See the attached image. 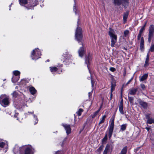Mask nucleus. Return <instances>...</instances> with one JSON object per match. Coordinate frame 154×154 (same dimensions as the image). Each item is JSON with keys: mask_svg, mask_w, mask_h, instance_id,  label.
<instances>
[{"mask_svg": "<svg viewBox=\"0 0 154 154\" xmlns=\"http://www.w3.org/2000/svg\"><path fill=\"white\" fill-rule=\"evenodd\" d=\"M82 31L81 28L78 26L76 30L75 34V38L76 39L79 43L80 42V44H81L82 45V46L80 47L78 51L79 55L81 57L83 56L85 53L84 49L85 46H84L82 42Z\"/></svg>", "mask_w": 154, "mask_h": 154, "instance_id": "nucleus-1", "label": "nucleus"}, {"mask_svg": "<svg viewBox=\"0 0 154 154\" xmlns=\"http://www.w3.org/2000/svg\"><path fill=\"white\" fill-rule=\"evenodd\" d=\"M109 35L111 39V45L112 47H114L117 41V35L115 34V32L114 30L111 28L109 29Z\"/></svg>", "mask_w": 154, "mask_h": 154, "instance_id": "nucleus-2", "label": "nucleus"}, {"mask_svg": "<svg viewBox=\"0 0 154 154\" xmlns=\"http://www.w3.org/2000/svg\"><path fill=\"white\" fill-rule=\"evenodd\" d=\"M22 153L23 154H33L34 149L30 145L22 146Z\"/></svg>", "mask_w": 154, "mask_h": 154, "instance_id": "nucleus-3", "label": "nucleus"}, {"mask_svg": "<svg viewBox=\"0 0 154 154\" xmlns=\"http://www.w3.org/2000/svg\"><path fill=\"white\" fill-rule=\"evenodd\" d=\"M115 116H113L110 119V123L108 128V135L110 138L112 135L114 126Z\"/></svg>", "mask_w": 154, "mask_h": 154, "instance_id": "nucleus-4", "label": "nucleus"}, {"mask_svg": "<svg viewBox=\"0 0 154 154\" xmlns=\"http://www.w3.org/2000/svg\"><path fill=\"white\" fill-rule=\"evenodd\" d=\"M41 52L39 49L35 48L31 52V57L32 60H36L40 57Z\"/></svg>", "mask_w": 154, "mask_h": 154, "instance_id": "nucleus-5", "label": "nucleus"}, {"mask_svg": "<svg viewBox=\"0 0 154 154\" xmlns=\"http://www.w3.org/2000/svg\"><path fill=\"white\" fill-rule=\"evenodd\" d=\"M0 103L3 106H8L9 103V99L5 94H2L0 97Z\"/></svg>", "mask_w": 154, "mask_h": 154, "instance_id": "nucleus-6", "label": "nucleus"}, {"mask_svg": "<svg viewBox=\"0 0 154 154\" xmlns=\"http://www.w3.org/2000/svg\"><path fill=\"white\" fill-rule=\"evenodd\" d=\"M71 57L72 56L71 55L68 54L67 53H66L65 54H63V55L61 57V60L63 62H66V64H68V63L71 62Z\"/></svg>", "mask_w": 154, "mask_h": 154, "instance_id": "nucleus-7", "label": "nucleus"}, {"mask_svg": "<svg viewBox=\"0 0 154 154\" xmlns=\"http://www.w3.org/2000/svg\"><path fill=\"white\" fill-rule=\"evenodd\" d=\"M154 32V26L151 25L149 29V33L148 34V41L149 43L151 42V39L152 38Z\"/></svg>", "mask_w": 154, "mask_h": 154, "instance_id": "nucleus-8", "label": "nucleus"}, {"mask_svg": "<svg viewBox=\"0 0 154 154\" xmlns=\"http://www.w3.org/2000/svg\"><path fill=\"white\" fill-rule=\"evenodd\" d=\"M21 149L22 147H20L17 145H15L13 149V151L14 154H23L22 153V150Z\"/></svg>", "mask_w": 154, "mask_h": 154, "instance_id": "nucleus-9", "label": "nucleus"}, {"mask_svg": "<svg viewBox=\"0 0 154 154\" xmlns=\"http://www.w3.org/2000/svg\"><path fill=\"white\" fill-rule=\"evenodd\" d=\"M38 0H29L28 2V9H30V7L35 6L37 5Z\"/></svg>", "mask_w": 154, "mask_h": 154, "instance_id": "nucleus-10", "label": "nucleus"}, {"mask_svg": "<svg viewBox=\"0 0 154 154\" xmlns=\"http://www.w3.org/2000/svg\"><path fill=\"white\" fill-rule=\"evenodd\" d=\"M8 144L7 142L4 141L2 139H0V147L3 148L5 147V152L7 151L8 147Z\"/></svg>", "mask_w": 154, "mask_h": 154, "instance_id": "nucleus-11", "label": "nucleus"}, {"mask_svg": "<svg viewBox=\"0 0 154 154\" xmlns=\"http://www.w3.org/2000/svg\"><path fill=\"white\" fill-rule=\"evenodd\" d=\"M62 125L66 130V132L67 134L68 135L71 133V129L69 125L63 124Z\"/></svg>", "mask_w": 154, "mask_h": 154, "instance_id": "nucleus-12", "label": "nucleus"}, {"mask_svg": "<svg viewBox=\"0 0 154 154\" xmlns=\"http://www.w3.org/2000/svg\"><path fill=\"white\" fill-rule=\"evenodd\" d=\"M91 59V57L90 55V54H88V57H86L85 63L87 65L88 68L89 69V72L90 70L89 69L88 65L90 63Z\"/></svg>", "mask_w": 154, "mask_h": 154, "instance_id": "nucleus-13", "label": "nucleus"}, {"mask_svg": "<svg viewBox=\"0 0 154 154\" xmlns=\"http://www.w3.org/2000/svg\"><path fill=\"white\" fill-rule=\"evenodd\" d=\"M113 148V147L112 145L107 144L106 146L104 152L107 153L110 150L112 151Z\"/></svg>", "mask_w": 154, "mask_h": 154, "instance_id": "nucleus-14", "label": "nucleus"}, {"mask_svg": "<svg viewBox=\"0 0 154 154\" xmlns=\"http://www.w3.org/2000/svg\"><path fill=\"white\" fill-rule=\"evenodd\" d=\"M119 110L121 114L123 115L124 114L123 109V102L122 101H121L119 104Z\"/></svg>", "mask_w": 154, "mask_h": 154, "instance_id": "nucleus-15", "label": "nucleus"}, {"mask_svg": "<svg viewBox=\"0 0 154 154\" xmlns=\"http://www.w3.org/2000/svg\"><path fill=\"white\" fill-rule=\"evenodd\" d=\"M19 3L21 6H24L25 5L28 4L27 0H19Z\"/></svg>", "mask_w": 154, "mask_h": 154, "instance_id": "nucleus-16", "label": "nucleus"}, {"mask_svg": "<svg viewBox=\"0 0 154 154\" xmlns=\"http://www.w3.org/2000/svg\"><path fill=\"white\" fill-rule=\"evenodd\" d=\"M129 14V12H126L123 15V20L124 23H125L127 21V20Z\"/></svg>", "mask_w": 154, "mask_h": 154, "instance_id": "nucleus-17", "label": "nucleus"}, {"mask_svg": "<svg viewBox=\"0 0 154 154\" xmlns=\"http://www.w3.org/2000/svg\"><path fill=\"white\" fill-rule=\"evenodd\" d=\"M144 46V41L143 37L141 38V41L140 44V48L141 51L143 50V48Z\"/></svg>", "mask_w": 154, "mask_h": 154, "instance_id": "nucleus-18", "label": "nucleus"}, {"mask_svg": "<svg viewBox=\"0 0 154 154\" xmlns=\"http://www.w3.org/2000/svg\"><path fill=\"white\" fill-rule=\"evenodd\" d=\"M139 104L144 109H146L147 106V104L146 102L142 101L139 102Z\"/></svg>", "mask_w": 154, "mask_h": 154, "instance_id": "nucleus-19", "label": "nucleus"}, {"mask_svg": "<svg viewBox=\"0 0 154 154\" xmlns=\"http://www.w3.org/2000/svg\"><path fill=\"white\" fill-rule=\"evenodd\" d=\"M148 76V74H145L143 76L140 77V81L142 82L146 80L147 79Z\"/></svg>", "mask_w": 154, "mask_h": 154, "instance_id": "nucleus-20", "label": "nucleus"}, {"mask_svg": "<svg viewBox=\"0 0 154 154\" xmlns=\"http://www.w3.org/2000/svg\"><path fill=\"white\" fill-rule=\"evenodd\" d=\"M149 54H148L147 55L146 57L145 61V63L144 65V67H147L149 64Z\"/></svg>", "mask_w": 154, "mask_h": 154, "instance_id": "nucleus-21", "label": "nucleus"}, {"mask_svg": "<svg viewBox=\"0 0 154 154\" xmlns=\"http://www.w3.org/2000/svg\"><path fill=\"white\" fill-rule=\"evenodd\" d=\"M29 91L31 94L34 95L36 92V91L35 88L33 87H31L29 88Z\"/></svg>", "mask_w": 154, "mask_h": 154, "instance_id": "nucleus-22", "label": "nucleus"}, {"mask_svg": "<svg viewBox=\"0 0 154 154\" xmlns=\"http://www.w3.org/2000/svg\"><path fill=\"white\" fill-rule=\"evenodd\" d=\"M138 88H133L131 89L129 92V94L131 95H134L137 91Z\"/></svg>", "mask_w": 154, "mask_h": 154, "instance_id": "nucleus-23", "label": "nucleus"}, {"mask_svg": "<svg viewBox=\"0 0 154 154\" xmlns=\"http://www.w3.org/2000/svg\"><path fill=\"white\" fill-rule=\"evenodd\" d=\"M19 78V76H13L12 78V82L13 83H15L18 80Z\"/></svg>", "mask_w": 154, "mask_h": 154, "instance_id": "nucleus-24", "label": "nucleus"}, {"mask_svg": "<svg viewBox=\"0 0 154 154\" xmlns=\"http://www.w3.org/2000/svg\"><path fill=\"white\" fill-rule=\"evenodd\" d=\"M127 151V147L126 146L124 147L122 150L120 154H126Z\"/></svg>", "mask_w": 154, "mask_h": 154, "instance_id": "nucleus-25", "label": "nucleus"}, {"mask_svg": "<svg viewBox=\"0 0 154 154\" xmlns=\"http://www.w3.org/2000/svg\"><path fill=\"white\" fill-rule=\"evenodd\" d=\"M116 86V83L115 81H113L111 83V91L113 92L114 90L115 86Z\"/></svg>", "mask_w": 154, "mask_h": 154, "instance_id": "nucleus-26", "label": "nucleus"}, {"mask_svg": "<svg viewBox=\"0 0 154 154\" xmlns=\"http://www.w3.org/2000/svg\"><path fill=\"white\" fill-rule=\"evenodd\" d=\"M122 2L121 0H114V3L116 5H120Z\"/></svg>", "mask_w": 154, "mask_h": 154, "instance_id": "nucleus-27", "label": "nucleus"}, {"mask_svg": "<svg viewBox=\"0 0 154 154\" xmlns=\"http://www.w3.org/2000/svg\"><path fill=\"white\" fill-rule=\"evenodd\" d=\"M106 116L104 115L100 119V121L99 123V125H100L101 124L103 123L105 121V119L106 118Z\"/></svg>", "mask_w": 154, "mask_h": 154, "instance_id": "nucleus-28", "label": "nucleus"}, {"mask_svg": "<svg viewBox=\"0 0 154 154\" xmlns=\"http://www.w3.org/2000/svg\"><path fill=\"white\" fill-rule=\"evenodd\" d=\"M13 73L14 75V76H19L20 74V72L18 70L14 71L13 72Z\"/></svg>", "mask_w": 154, "mask_h": 154, "instance_id": "nucleus-29", "label": "nucleus"}, {"mask_svg": "<svg viewBox=\"0 0 154 154\" xmlns=\"http://www.w3.org/2000/svg\"><path fill=\"white\" fill-rule=\"evenodd\" d=\"M147 123L151 124L154 122V120L152 118H149L147 119Z\"/></svg>", "mask_w": 154, "mask_h": 154, "instance_id": "nucleus-30", "label": "nucleus"}, {"mask_svg": "<svg viewBox=\"0 0 154 154\" xmlns=\"http://www.w3.org/2000/svg\"><path fill=\"white\" fill-rule=\"evenodd\" d=\"M50 70L51 72H55L57 71L58 69L56 67H50Z\"/></svg>", "mask_w": 154, "mask_h": 154, "instance_id": "nucleus-31", "label": "nucleus"}, {"mask_svg": "<svg viewBox=\"0 0 154 154\" xmlns=\"http://www.w3.org/2000/svg\"><path fill=\"white\" fill-rule=\"evenodd\" d=\"M83 111V109H79L78 111L76 112V113L79 116L81 115Z\"/></svg>", "mask_w": 154, "mask_h": 154, "instance_id": "nucleus-32", "label": "nucleus"}, {"mask_svg": "<svg viewBox=\"0 0 154 154\" xmlns=\"http://www.w3.org/2000/svg\"><path fill=\"white\" fill-rule=\"evenodd\" d=\"M100 111V109H99L94 112L93 114L91 115V116L92 118H94L97 115L98 112Z\"/></svg>", "mask_w": 154, "mask_h": 154, "instance_id": "nucleus-33", "label": "nucleus"}, {"mask_svg": "<svg viewBox=\"0 0 154 154\" xmlns=\"http://www.w3.org/2000/svg\"><path fill=\"white\" fill-rule=\"evenodd\" d=\"M149 51L152 52L154 51V44H152L151 45Z\"/></svg>", "mask_w": 154, "mask_h": 154, "instance_id": "nucleus-34", "label": "nucleus"}, {"mask_svg": "<svg viewBox=\"0 0 154 154\" xmlns=\"http://www.w3.org/2000/svg\"><path fill=\"white\" fill-rule=\"evenodd\" d=\"M126 124H125L121 125V130L123 131H125L126 129Z\"/></svg>", "mask_w": 154, "mask_h": 154, "instance_id": "nucleus-35", "label": "nucleus"}, {"mask_svg": "<svg viewBox=\"0 0 154 154\" xmlns=\"http://www.w3.org/2000/svg\"><path fill=\"white\" fill-rule=\"evenodd\" d=\"M129 32V31L128 30H126L124 32V35L125 37L128 36Z\"/></svg>", "mask_w": 154, "mask_h": 154, "instance_id": "nucleus-36", "label": "nucleus"}, {"mask_svg": "<svg viewBox=\"0 0 154 154\" xmlns=\"http://www.w3.org/2000/svg\"><path fill=\"white\" fill-rule=\"evenodd\" d=\"M145 24L141 28V29H140V30L139 31V33H142H142L143 32L145 29Z\"/></svg>", "mask_w": 154, "mask_h": 154, "instance_id": "nucleus-37", "label": "nucleus"}, {"mask_svg": "<svg viewBox=\"0 0 154 154\" xmlns=\"http://www.w3.org/2000/svg\"><path fill=\"white\" fill-rule=\"evenodd\" d=\"M33 117H34V118L36 120V121L34 123V124L35 125L37 123L38 121V119L37 117V116L35 115H33Z\"/></svg>", "mask_w": 154, "mask_h": 154, "instance_id": "nucleus-38", "label": "nucleus"}, {"mask_svg": "<svg viewBox=\"0 0 154 154\" xmlns=\"http://www.w3.org/2000/svg\"><path fill=\"white\" fill-rule=\"evenodd\" d=\"M109 70L112 72H114L116 70V69L113 67H111L109 68Z\"/></svg>", "mask_w": 154, "mask_h": 154, "instance_id": "nucleus-39", "label": "nucleus"}, {"mask_svg": "<svg viewBox=\"0 0 154 154\" xmlns=\"http://www.w3.org/2000/svg\"><path fill=\"white\" fill-rule=\"evenodd\" d=\"M107 134H106L105 135V136L103 138V141H106L107 140Z\"/></svg>", "mask_w": 154, "mask_h": 154, "instance_id": "nucleus-40", "label": "nucleus"}, {"mask_svg": "<svg viewBox=\"0 0 154 154\" xmlns=\"http://www.w3.org/2000/svg\"><path fill=\"white\" fill-rule=\"evenodd\" d=\"M128 99H129V101L131 103L133 102V99H134L133 98V97H128Z\"/></svg>", "mask_w": 154, "mask_h": 154, "instance_id": "nucleus-41", "label": "nucleus"}, {"mask_svg": "<svg viewBox=\"0 0 154 154\" xmlns=\"http://www.w3.org/2000/svg\"><path fill=\"white\" fill-rule=\"evenodd\" d=\"M141 35H142V33H139L138 35L137 36V39L138 40H139L140 39V38L141 37Z\"/></svg>", "mask_w": 154, "mask_h": 154, "instance_id": "nucleus-42", "label": "nucleus"}, {"mask_svg": "<svg viewBox=\"0 0 154 154\" xmlns=\"http://www.w3.org/2000/svg\"><path fill=\"white\" fill-rule=\"evenodd\" d=\"M141 87L143 90H144L145 88V86L144 85L141 84L140 85Z\"/></svg>", "mask_w": 154, "mask_h": 154, "instance_id": "nucleus-43", "label": "nucleus"}, {"mask_svg": "<svg viewBox=\"0 0 154 154\" xmlns=\"http://www.w3.org/2000/svg\"><path fill=\"white\" fill-rule=\"evenodd\" d=\"M54 154H63L62 152L61 151H57Z\"/></svg>", "mask_w": 154, "mask_h": 154, "instance_id": "nucleus-44", "label": "nucleus"}, {"mask_svg": "<svg viewBox=\"0 0 154 154\" xmlns=\"http://www.w3.org/2000/svg\"><path fill=\"white\" fill-rule=\"evenodd\" d=\"M91 84L92 86L93 87L94 85V82L93 81L92 79H91Z\"/></svg>", "mask_w": 154, "mask_h": 154, "instance_id": "nucleus-45", "label": "nucleus"}, {"mask_svg": "<svg viewBox=\"0 0 154 154\" xmlns=\"http://www.w3.org/2000/svg\"><path fill=\"white\" fill-rule=\"evenodd\" d=\"M146 119H148L150 118L149 117V114H148L146 115Z\"/></svg>", "mask_w": 154, "mask_h": 154, "instance_id": "nucleus-46", "label": "nucleus"}, {"mask_svg": "<svg viewBox=\"0 0 154 154\" xmlns=\"http://www.w3.org/2000/svg\"><path fill=\"white\" fill-rule=\"evenodd\" d=\"M133 78H132L130 80H129L127 83V84H129L130 82L132 80Z\"/></svg>", "mask_w": 154, "mask_h": 154, "instance_id": "nucleus-47", "label": "nucleus"}, {"mask_svg": "<svg viewBox=\"0 0 154 154\" xmlns=\"http://www.w3.org/2000/svg\"><path fill=\"white\" fill-rule=\"evenodd\" d=\"M73 11L75 12V14H76V8H75V6H74Z\"/></svg>", "mask_w": 154, "mask_h": 154, "instance_id": "nucleus-48", "label": "nucleus"}, {"mask_svg": "<svg viewBox=\"0 0 154 154\" xmlns=\"http://www.w3.org/2000/svg\"><path fill=\"white\" fill-rule=\"evenodd\" d=\"M18 113H15V115H14V118H16L17 116L18 115Z\"/></svg>", "mask_w": 154, "mask_h": 154, "instance_id": "nucleus-49", "label": "nucleus"}, {"mask_svg": "<svg viewBox=\"0 0 154 154\" xmlns=\"http://www.w3.org/2000/svg\"><path fill=\"white\" fill-rule=\"evenodd\" d=\"M102 149H103V147H102V146H100V147L97 150H101Z\"/></svg>", "mask_w": 154, "mask_h": 154, "instance_id": "nucleus-50", "label": "nucleus"}, {"mask_svg": "<svg viewBox=\"0 0 154 154\" xmlns=\"http://www.w3.org/2000/svg\"><path fill=\"white\" fill-rule=\"evenodd\" d=\"M92 94V93L91 92L88 93V96L90 97Z\"/></svg>", "mask_w": 154, "mask_h": 154, "instance_id": "nucleus-51", "label": "nucleus"}, {"mask_svg": "<svg viewBox=\"0 0 154 154\" xmlns=\"http://www.w3.org/2000/svg\"><path fill=\"white\" fill-rule=\"evenodd\" d=\"M146 129L148 131H149L150 128L148 127H146Z\"/></svg>", "mask_w": 154, "mask_h": 154, "instance_id": "nucleus-52", "label": "nucleus"}, {"mask_svg": "<svg viewBox=\"0 0 154 154\" xmlns=\"http://www.w3.org/2000/svg\"><path fill=\"white\" fill-rule=\"evenodd\" d=\"M112 92L111 91V94H110V98L111 99H112Z\"/></svg>", "mask_w": 154, "mask_h": 154, "instance_id": "nucleus-53", "label": "nucleus"}, {"mask_svg": "<svg viewBox=\"0 0 154 154\" xmlns=\"http://www.w3.org/2000/svg\"><path fill=\"white\" fill-rule=\"evenodd\" d=\"M33 113V111H32V112H28V113H26V114H30V113Z\"/></svg>", "mask_w": 154, "mask_h": 154, "instance_id": "nucleus-54", "label": "nucleus"}, {"mask_svg": "<svg viewBox=\"0 0 154 154\" xmlns=\"http://www.w3.org/2000/svg\"><path fill=\"white\" fill-rule=\"evenodd\" d=\"M16 92H14L13 93V94L14 95H16Z\"/></svg>", "mask_w": 154, "mask_h": 154, "instance_id": "nucleus-55", "label": "nucleus"}, {"mask_svg": "<svg viewBox=\"0 0 154 154\" xmlns=\"http://www.w3.org/2000/svg\"><path fill=\"white\" fill-rule=\"evenodd\" d=\"M12 3H11V5L9 6V7H10V9H9V10H11L10 8H11V5H12Z\"/></svg>", "mask_w": 154, "mask_h": 154, "instance_id": "nucleus-56", "label": "nucleus"}, {"mask_svg": "<svg viewBox=\"0 0 154 154\" xmlns=\"http://www.w3.org/2000/svg\"><path fill=\"white\" fill-rule=\"evenodd\" d=\"M103 154H107V153H106L105 152H103Z\"/></svg>", "mask_w": 154, "mask_h": 154, "instance_id": "nucleus-57", "label": "nucleus"}, {"mask_svg": "<svg viewBox=\"0 0 154 154\" xmlns=\"http://www.w3.org/2000/svg\"><path fill=\"white\" fill-rule=\"evenodd\" d=\"M60 66H61V67L62 66V64H61Z\"/></svg>", "mask_w": 154, "mask_h": 154, "instance_id": "nucleus-58", "label": "nucleus"}, {"mask_svg": "<svg viewBox=\"0 0 154 154\" xmlns=\"http://www.w3.org/2000/svg\"><path fill=\"white\" fill-rule=\"evenodd\" d=\"M47 62H49V60H47Z\"/></svg>", "mask_w": 154, "mask_h": 154, "instance_id": "nucleus-59", "label": "nucleus"}]
</instances>
